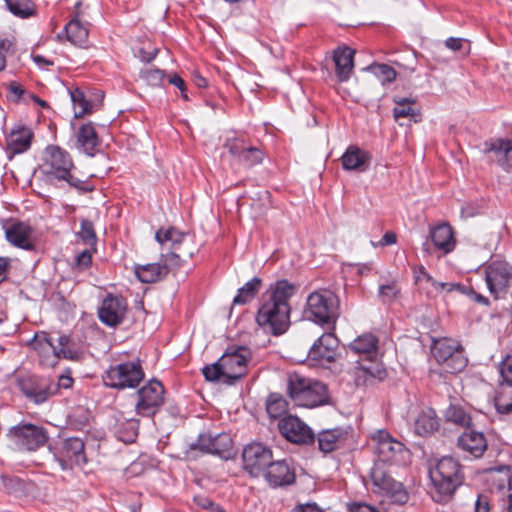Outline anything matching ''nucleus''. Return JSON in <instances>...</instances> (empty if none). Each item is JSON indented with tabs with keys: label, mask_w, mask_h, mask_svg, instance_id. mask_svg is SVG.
<instances>
[{
	"label": "nucleus",
	"mask_w": 512,
	"mask_h": 512,
	"mask_svg": "<svg viewBox=\"0 0 512 512\" xmlns=\"http://www.w3.org/2000/svg\"><path fill=\"white\" fill-rule=\"evenodd\" d=\"M366 368H369L370 370V376H371V385H374L376 382L382 381L386 378L387 372L384 368H382L379 364L376 363H369V365L366 366Z\"/></svg>",
	"instance_id": "bf43d9fd"
},
{
	"label": "nucleus",
	"mask_w": 512,
	"mask_h": 512,
	"mask_svg": "<svg viewBox=\"0 0 512 512\" xmlns=\"http://www.w3.org/2000/svg\"><path fill=\"white\" fill-rule=\"evenodd\" d=\"M429 237L435 248L444 254L450 253L455 249L456 239L451 225L441 223L430 228Z\"/></svg>",
	"instance_id": "c85d7f7f"
},
{
	"label": "nucleus",
	"mask_w": 512,
	"mask_h": 512,
	"mask_svg": "<svg viewBox=\"0 0 512 512\" xmlns=\"http://www.w3.org/2000/svg\"><path fill=\"white\" fill-rule=\"evenodd\" d=\"M435 488L433 498L436 502H446L464 482V475L429 474Z\"/></svg>",
	"instance_id": "412c9836"
},
{
	"label": "nucleus",
	"mask_w": 512,
	"mask_h": 512,
	"mask_svg": "<svg viewBox=\"0 0 512 512\" xmlns=\"http://www.w3.org/2000/svg\"><path fill=\"white\" fill-rule=\"evenodd\" d=\"M160 262L162 267H165L167 270V274L170 272L177 271L182 266V259L179 254L176 253V250H172L167 253H161Z\"/></svg>",
	"instance_id": "3c124183"
},
{
	"label": "nucleus",
	"mask_w": 512,
	"mask_h": 512,
	"mask_svg": "<svg viewBox=\"0 0 512 512\" xmlns=\"http://www.w3.org/2000/svg\"><path fill=\"white\" fill-rule=\"evenodd\" d=\"M134 272L139 281L143 283H155L167 276V270L161 262L146 265H135Z\"/></svg>",
	"instance_id": "473e14b6"
},
{
	"label": "nucleus",
	"mask_w": 512,
	"mask_h": 512,
	"mask_svg": "<svg viewBox=\"0 0 512 512\" xmlns=\"http://www.w3.org/2000/svg\"><path fill=\"white\" fill-rule=\"evenodd\" d=\"M431 352L436 361L443 366L445 372L458 373L467 366L468 361L463 354V348L451 339L434 340Z\"/></svg>",
	"instance_id": "20e7f679"
},
{
	"label": "nucleus",
	"mask_w": 512,
	"mask_h": 512,
	"mask_svg": "<svg viewBox=\"0 0 512 512\" xmlns=\"http://www.w3.org/2000/svg\"><path fill=\"white\" fill-rule=\"evenodd\" d=\"M81 354V349L75 341L69 335L62 334L57 339L54 354H51L45 362L49 367H55L60 359L76 361Z\"/></svg>",
	"instance_id": "5701e85b"
},
{
	"label": "nucleus",
	"mask_w": 512,
	"mask_h": 512,
	"mask_svg": "<svg viewBox=\"0 0 512 512\" xmlns=\"http://www.w3.org/2000/svg\"><path fill=\"white\" fill-rule=\"evenodd\" d=\"M224 148L239 164L247 168L260 164L264 159V153L258 147L247 144L241 138H227Z\"/></svg>",
	"instance_id": "2eb2a0df"
},
{
	"label": "nucleus",
	"mask_w": 512,
	"mask_h": 512,
	"mask_svg": "<svg viewBox=\"0 0 512 512\" xmlns=\"http://www.w3.org/2000/svg\"><path fill=\"white\" fill-rule=\"evenodd\" d=\"M329 403L327 386L319 381H311L302 396L295 401V405L313 408Z\"/></svg>",
	"instance_id": "393cba45"
},
{
	"label": "nucleus",
	"mask_w": 512,
	"mask_h": 512,
	"mask_svg": "<svg viewBox=\"0 0 512 512\" xmlns=\"http://www.w3.org/2000/svg\"><path fill=\"white\" fill-rule=\"evenodd\" d=\"M65 32L67 39L78 46H82L87 42L89 30L86 25H84L79 16L76 15L65 25Z\"/></svg>",
	"instance_id": "c9c22d12"
},
{
	"label": "nucleus",
	"mask_w": 512,
	"mask_h": 512,
	"mask_svg": "<svg viewBox=\"0 0 512 512\" xmlns=\"http://www.w3.org/2000/svg\"><path fill=\"white\" fill-rule=\"evenodd\" d=\"M458 447L464 452L469 453L474 458H479L487 449V441L482 432L471 429L470 427L458 437Z\"/></svg>",
	"instance_id": "bb28decb"
},
{
	"label": "nucleus",
	"mask_w": 512,
	"mask_h": 512,
	"mask_svg": "<svg viewBox=\"0 0 512 512\" xmlns=\"http://www.w3.org/2000/svg\"><path fill=\"white\" fill-rule=\"evenodd\" d=\"M445 474L453 476L464 475L460 463L451 456L442 457L435 465L434 468L430 469L429 474Z\"/></svg>",
	"instance_id": "a19ab883"
},
{
	"label": "nucleus",
	"mask_w": 512,
	"mask_h": 512,
	"mask_svg": "<svg viewBox=\"0 0 512 512\" xmlns=\"http://www.w3.org/2000/svg\"><path fill=\"white\" fill-rule=\"evenodd\" d=\"M76 146L89 157H94L100 151V140L92 123L79 127L76 133Z\"/></svg>",
	"instance_id": "cd10ccee"
},
{
	"label": "nucleus",
	"mask_w": 512,
	"mask_h": 512,
	"mask_svg": "<svg viewBox=\"0 0 512 512\" xmlns=\"http://www.w3.org/2000/svg\"><path fill=\"white\" fill-rule=\"evenodd\" d=\"M126 312V299L122 296L108 294L102 301L98 315L103 324L109 327H116L123 322Z\"/></svg>",
	"instance_id": "aec40b11"
},
{
	"label": "nucleus",
	"mask_w": 512,
	"mask_h": 512,
	"mask_svg": "<svg viewBox=\"0 0 512 512\" xmlns=\"http://www.w3.org/2000/svg\"><path fill=\"white\" fill-rule=\"evenodd\" d=\"M221 364V360L219 359L212 365H207L202 369L203 375L207 381L215 382L221 378L225 380L224 370L222 369Z\"/></svg>",
	"instance_id": "5fc2aeb1"
},
{
	"label": "nucleus",
	"mask_w": 512,
	"mask_h": 512,
	"mask_svg": "<svg viewBox=\"0 0 512 512\" xmlns=\"http://www.w3.org/2000/svg\"><path fill=\"white\" fill-rule=\"evenodd\" d=\"M169 83L174 85V86H176L181 91L182 97L185 100H188V96L186 94V84H185V81L178 74H173L169 78Z\"/></svg>",
	"instance_id": "338daca9"
},
{
	"label": "nucleus",
	"mask_w": 512,
	"mask_h": 512,
	"mask_svg": "<svg viewBox=\"0 0 512 512\" xmlns=\"http://www.w3.org/2000/svg\"><path fill=\"white\" fill-rule=\"evenodd\" d=\"M512 277V267L503 261H494L488 265L485 281L490 293L497 299L501 292H506Z\"/></svg>",
	"instance_id": "a211bd4d"
},
{
	"label": "nucleus",
	"mask_w": 512,
	"mask_h": 512,
	"mask_svg": "<svg viewBox=\"0 0 512 512\" xmlns=\"http://www.w3.org/2000/svg\"><path fill=\"white\" fill-rule=\"evenodd\" d=\"M372 441L374 442V453L378 461L383 464L399 461L402 454L405 452L404 445L393 439L391 435L384 430L377 431L373 435Z\"/></svg>",
	"instance_id": "4468645a"
},
{
	"label": "nucleus",
	"mask_w": 512,
	"mask_h": 512,
	"mask_svg": "<svg viewBox=\"0 0 512 512\" xmlns=\"http://www.w3.org/2000/svg\"><path fill=\"white\" fill-rule=\"evenodd\" d=\"M339 314V298L333 291L318 289L308 295L304 309L307 319L334 328Z\"/></svg>",
	"instance_id": "7ed1b4c3"
},
{
	"label": "nucleus",
	"mask_w": 512,
	"mask_h": 512,
	"mask_svg": "<svg viewBox=\"0 0 512 512\" xmlns=\"http://www.w3.org/2000/svg\"><path fill=\"white\" fill-rule=\"evenodd\" d=\"M46 182L50 184L67 183L69 187L81 193L91 192L94 187L72 174L75 169L71 155L57 145H48L44 152L42 163L39 166Z\"/></svg>",
	"instance_id": "f03ea898"
},
{
	"label": "nucleus",
	"mask_w": 512,
	"mask_h": 512,
	"mask_svg": "<svg viewBox=\"0 0 512 512\" xmlns=\"http://www.w3.org/2000/svg\"><path fill=\"white\" fill-rule=\"evenodd\" d=\"M8 10L19 18H28L35 14L32 0H4Z\"/></svg>",
	"instance_id": "37998d69"
},
{
	"label": "nucleus",
	"mask_w": 512,
	"mask_h": 512,
	"mask_svg": "<svg viewBox=\"0 0 512 512\" xmlns=\"http://www.w3.org/2000/svg\"><path fill=\"white\" fill-rule=\"evenodd\" d=\"M18 387L29 401L37 405L46 402L57 390L50 379L36 375L20 378Z\"/></svg>",
	"instance_id": "f8f14e48"
},
{
	"label": "nucleus",
	"mask_w": 512,
	"mask_h": 512,
	"mask_svg": "<svg viewBox=\"0 0 512 512\" xmlns=\"http://www.w3.org/2000/svg\"><path fill=\"white\" fill-rule=\"evenodd\" d=\"M92 256L88 250H84L76 256L75 268L79 271H83L91 265Z\"/></svg>",
	"instance_id": "680f3d73"
},
{
	"label": "nucleus",
	"mask_w": 512,
	"mask_h": 512,
	"mask_svg": "<svg viewBox=\"0 0 512 512\" xmlns=\"http://www.w3.org/2000/svg\"><path fill=\"white\" fill-rule=\"evenodd\" d=\"M262 477L272 488L285 487L296 480L295 468L287 459L271 460Z\"/></svg>",
	"instance_id": "6ab92c4d"
},
{
	"label": "nucleus",
	"mask_w": 512,
	"mask_h": 512,
	"mask_svg": "<svg viewBox=\"0 0 512 512\" xmlns=\"http://www.w3.org/2000/svg\"><path fill=\"white\" fill-rule=\"evenodd\" d=\"M52 343H54V341L49 336V334L47 332L39 331V332L35 333L33 339L29 343V345L33 349H37V348H41V347L43 348V346H45L46 348H49V346H51Z\"/></svg>",
	"instance_id": "4d7b16f0"
},
{
	"label": "nucleus",
	"mask_w": 512,
	"mask_h": 512,
	"mask_svg": "<svg viewBox=\"0 0 512 512\" xmlns=\"http://www.w3.org/2000/svg\"><path fill=\"white\" fill-rule=\"evenodd\" d=\"M77 236L84 244L94 247L97 243V235L93 222L88 219H82L80 231L77 233Z\"/></svg>",
	"instance_id": "de8ad7c7"
},
{
	"label": "nucleus",
	"mask_w": 512,
	"mask_h": 512,
	"mask_svg": "<svg viewBox=\"0 0 512 512\" xmlns=\"http://www.w3.org/2000/svg\"><path fill=\"white\" fill-rule=\"evenodd\" d=\"M250 359L251 351L247 347H229L220 358L225 376L223 382L231 385L243 377Z\"/></svg>",
	"instance_id": "9d476101"
},
{
	"label": "nucleus",
	"mask_w": 512,
	"mask_h": 512,
	"mask_svg": "<svg viewBox=\"0 0 512 512\" xmlns=\"http://www.w3.org/2000/svg\"><path fill=\"white\" fill-rule=\"evenodd\" d=\"M490 510V502L489 497L484 494H478L477 499L474 504L475 512H489Z\"/></svg>",
	"instance_id": "69168bd1"
},
{
	"label": "nucleus",
	"mask_w": 512,
	"mask_h": 512,
	"mask_svg": "<svg viewBox=\"0 0 512 512\" xmlns=\"http://www.w3.org/2000/svg\"><path fill=\"white\" fill-rule=\"evenodd\" d=\"M370 155L357 146H349L341 157L342 166L348 171H366L370 164Z\"/></svg>",
	"instance_id": "c756f323"
},
{
	"label": "nucleus",
	"mask_w": 512,
	"mask_h": 512,
	"mask_svg": "<svg viewBox=\"0 0 512 512\" xmlns=\"http://www.w3.org/2000/svg\"><path fill=\"white\" fill-rule=\"evenodd\" d=\"M278 426L281 434L292 443H314L315 436L311 428L296 416H285L279 421Z\"/></svg>",
	"instance_id": "f3484780"
},
{
	"label": "nucleus",
	"mask_w": 512,
	"mask_h": 512,
	"mask_svg": "<svg viewBox=\"0 0 512 512\" xmlns=\"http://www.w3.org/2000/svg\"><path fill=\"white\" fill-rule=\"evenodd\" d=\"M371 480L376 489L374 492L383 493L391 502L403 505L407 503L409 495L402 483L394 480L384 467L378 463L371 470Z\"/></svg>",
	"instance_id": "1a4fd4ad"
},
{
	"label": "nucleus",
	"mask_w": 512,
	"mask_h": 512,
	"mask_svg": "<svg viewBox=\"0 0 512 512\" xmlns=\"http://www.w3.org/2000/svg\"><path fill=\"white\" fill-rule=\"evenodd\" d=\"M338 339L333 333L322 334L311 346L308 361L314 366H324L334 362L337 356Z\"/></svg>",
	"instance_id": "ddd939ff"
},
{
	"label": "nucleus",
	"mask_w": 512,
	"mask_h": 512,
	"mask_svg": "<svg viewBox=\"0 0 512 512\" xmlns=\"http://www.w3.org/2000/svg\"><path fill=\"white\" fill-rule=\"evenodd\" d=\"M298 286L286 279L270 284L262 296V304L256 315V322L274 336L285 333L290 327V299Z\"/></svg>",
	"instance_id": "f257e3e1"
},
{
	"label": "nucleus",
	"mask_w": 512,
	"mask_h": 512,
	"mask_svg": "<svg viewBox=\"0 0 512 512\" xmlns=\"http://www.w3.org/2000/svg\"><path fill=\"white\" fill-rule=\"evenodd\" d=\"M266 410L271 418H279L287 411V402L282 396L271 394L267 400Z\"/></svg>",
	"instance_id": "49530a36"
},
{
	"label": "nucleus",
	"mask_w": 512,
	"mask_h": 512,
	"mask_svg": "<svg viewBox=\"0 0 512 512\" xmlns=\"http://www.w3.org/2000/svg\"><path fill=\"white\" fill-rule=\"evenodd\" d=\"M366 368H369L370 370V376H371V385H374L376 382L382 381L386 378L387 372L384 368H382L379 364L376 363H369V365L366 366Z\"/></svg>",
	"instance_id": "052dcab7"
},
{
	"label": "nucleus",
	"mask_w": 512,
	"mask_h": 512,
	"mask_svg": "<svg viewBox=\"0 0 512 512\" xmlns=\"http://www.w3.org/2000/svg\"><path fill=\"white\" fill-rule=\"evenodd\" d=\"M272 458L271 449L259 442L247 444L242 451L243 467L253 477L262 476Z\"/></svg>",
	"instance_id": "9b49d317"
},
{
	"label": "nucleus",
	"mask_w": 512,
	"mask_h": 512,
	"mask_svg": "<svg viewBox=\"0 0 512 512\" xmlns=\"http://www.w3.org/2000/svg\"><path fill=\"white\" fill-rule=\"evenodd\" d=\"M8 438L19 450L34 451L46 444L47 431L40 426L23 423L10 428Z\"/></svg>",
	"instance_id": "0eeeda50"
},
{
	"label": "nucleus",
	"mask_w": 512,
	"mask_h": 512,
	"mask_svg": "<svg viewBox=\"0 0 512 512\" xmlns=\"http://www.w3.org/2000/svg\"><path fill=\"white\" fill-rule=\"evenodd\" d=\"M32 228L23 222H12L5 227L7 241L15 247L24 250H33Z\"/></svg>",
	"instance_id": "b1692460"
},
{
	"label": "nucleus",
	"mask_w": 512,
	"mask_h": 512,
	"mask_svg": "<svg viewBox=\"0 0 512 512\" xmlns=\"http://www.w3.org/2000/svg\"><path fill=\"white\" fill-rule=\"evenodd\" d=\"M349 512H378L375 507L365 503H353L349 505Z\"/></svg>",
	"instance_id": "774afa93"
},
{
	"label": "nucleus",
	"mask_w": 512,
	"mask_h": 512,
	"mask_svg": "<svg viewBox=\"0 0 512 512\" xmlns=\"http://www.w3.org/2000/svg\"><path fill=\"white\" fill-rule=\"evenodd\" d=\"M431 285L437 290H447L453 291L457 290L460 293H466V287L461 284L456 283H447V282H438L435 279L431 282Z\"/></svg>",
	"instance_id": "e2e57ef3"
},
{
	"label": "nucleus",
	"mask_w": 512,
	"mask_h": 512,
	"mask_svg": "<svg viewBox=\"0 0 512 512\" xmlns=\"http://www.w3.org/2000/svg\"><path fill=\"white\" fill-rule=\"evenodd\" d=\"M502 384H512V356H507L500 364Z\"/></svg>",
	"instance_id": "13d9d810"
},
{
	"label": "nucleus",
	"mask_w": 512,
	"mask_h": 512,
	"mask_svg": "<svg viewBox=\"0 0 512 512\" xmlns=\"http://www.w3.org/2000/svg\"><path fill=\"white\" fill-rule=\"evenodd\" d=\"M483 152L492 154V159H494L504 171H512V141L508 139L486 141L484 143Z\"/></svg>",
	"instance_id": "4be33fe9"
},
{
	"label": "nucleus",
	"mask_w": 512,
	"mask_h": 512,
	"mask_svg": "<svg viewBox=\"0 0 512 512\" xmlns=\"http://www.w3.org/2000/svg\"><path fill=\"white\" fill-rule=\"evenodd\" d=\"M144 378L139 362H125L111 366L103 375L104 384L114 389L135 388Z\"/></svg>",
	"instance_id": "423d86ee"
},
{
	"label": "nucleus",
	"mask_w": 512,
	"mask_h": 512,
	"mask_svg": "<svg viewBox=\"0 0 512 512\" xmlns=\"http://www.w3.org/2000/svg\"><path fill=\"white\" fill-rule=\"evenodd\" d=\"M446 417L455 424L466 428L471 427V417L460 407L451 406L447 410Z\"/></svg>",
	"instance_id": "603ef678"
},
{
	"label": "nucleus",
	"mask_w": 512,
	"mask_h": 512,
	"mask_svg": "<svg viewBox=\"0 0 512 512\" xmlns=\"http://www.w3.org/2000/svg\"><path fill=\"white\" fill-rule=\"evenodd\" d=\"M439 427L435 410L432 408L423 409L415 420L414 429L420 436H428Z\"/></svg>",
	"instance_id": "72a5a7b5"
},
{
	"label": "nucleus",
	"mask_w": 512,
	"mask_h": 512,
	"mask_svg": "<svg viewBox=\"0 0 512 512\" xmlns=\"http://www.w3.org/2000/svg\"><path fill=\"white\" fill-rule=\"evenodd\" d=\"M62 470H72L87 462L85 444L81 438L68 437L57 441L51 448Z\"/></svg>",
	"instance_id": "39448f33"
},
{
	"label": "nucleus",
	"mask_w": 512,
	"mask_h": 512,
	"mask_svg": "<svg viewBox=\"0 0 512 512\" xmlns=\"http://www.w3.org/2000/svg\"><path fill=\"white\" fill-rule=\"evenodd\" d=\"M495 408L500 414L512 411V384H500L494 399Z\"/></svg>",
	"instance_id": "4c0bfd02"
},
{
	"label": "nucleus",
	"mask_w": 512,
	"mask_h": 512,
	"mask_svg": "<svg viewBox=\"0 0 512 512\" xmlns=\"http://www.w3.org/2000/svg\"><path fill=\"white\" fill-rule=\"evenodd\" d=\"M164 71L147 68L140 72V78L149 86L159 87L164 79Z\"/></svg>",
	"instance_id": "864d4df0"
},
{
	"label": "nucleus",
	"mask_w": 512,
	"mask_h": 512,
	"mask_svg": "<svg viewBox=\"0 0 512 512\" xmlns=\"http://www.w3.org/2000/svg\"><path fill=\"white\" fill-rule=\"evenodd\" d=\"M311 381L312 380L304 378L297 373H293L288 376V394L294 403L299 398L300 394H303Z\"/></svg>",
	"instance_id": "c03bdc74"
},
{
	"label": "nucleus",
	"mask_w": 512,
	"mask_h": 512,
	"mask_svg": "<svg viewBox=\"0 0 512 512\" xmlns=\"http://www.w3.org/2000/svg\"><path fill=\"white\" fill-rule=\"evenodd\" d=\"M185 234L174 227L160 228L155 233V240L160 244L162 250H177L181 245Z\"/></svg>",
	"instance_id": "f704fd0d"
},
{
	"label": "nucleus",
	"mask_w": 512,
	"mask_h": 512,
	"mask_svg": "<svg viewBox=\"0 0 512 512\" xmlns=\"http://www.w3.org/2000/svg\"><path fill=\"white\" fill-rule=\"evenodd\" d=\"M139 421L128 419L116 425L115 434L117 438L124 443H132L138 435Z\"/></svg>",
	"instance_id": "58836bf2"
},
{
	"label": "nucleus",
	"mask_w": 512,
	"mask_h": 512,
	"mask_svg": "<svg viewBox=\"0 0 512 512\" xmlns=\"http://www.w3.org/2000/svg\"><path fill=\"white\" fill-rule=\"evenodd\" d=\"M369 368L366 366H358L354 369V381L356 386H370L371 376Z\"/></svg>",
	"instance_id": "6e6d98bb"
},
{
	"label": "nucleus",
	"mask_w": 512,
	"mask_h": 512,
	"mask_svg": "<svg viewBox=\"0 0 512 512\" xmlns=\"http://www.w3.org/2000/svg\"><path fill=\"white\" fill-rule=\"evenodd\" d=\"M164 393L165 389L160 381L150 380L137 391L136 413L142 417L154 416L164 404Z\"/></svg>",
	"instance_id": "6e6552de"
},
{
	"label": "nucleus",
	"mask_w": 512,
	"mask_h": 512,
	"mask_svg": "<svg viewBox=\"0 0 512 512\" xmlns=\"http://www.w3.org/2000/svg\"><path fill=\"white\" fill-rule=\"evenodd\" d=\"M347 432L342 428L323 430L318 433V449L323 453H330L344 445Z\"/></svg>",
	"instance_id": "7c9ffc66"
},
{
	"label": "nucleus",
	"mask_w": 512,
	"mask_h": 512,
	"mask_svg": "<svg viewBox=\"0 0 512 512\" xmlns=\"http://www.w3.org/2000/svg\"><path fill=\"white\" fill-rule=\"evenodd\" d=\"M396 106L393 109V117L395 120L404 117L419 116V110L414 108L415 100L407 97L395 96L393 98Z\"/></svg>",
	"instance_id": "ea45409f"
},
{
	"label": "nucleus",
	"mask_w": 512,
	"mask_h": 512,
	"mask_svg": "<svg viewBox=\"0 0 512 512\" xmlns=\"http://www.w3.org/2000/svg\"><path fill=\"white\" fill-rule=\"evenodd\" d=\"M32 138L33 132L26 126L20 125L12 129L6 137V150L9 153V158L26 152L31 146Z\"/></svg>",
	"instance_id": "a878e982"
},
{
	"label": "nucleus",
	"mask_w": 512,
	"mask_h": 512,
	"mask_svg": "<svg viewBox=\"0 0 512 512\" xmlns=\"http://www.w3.org/2000/svg\"><path fill=\"white\" fill-rule=\"evenodd\" d=\"M70 97L74 105V116L76 118H81L92 112V105L86 99L85 94L81 89L75 88L71 90Z\"/></svg>",
	"instance_id": "79ce46f5"
},
{
	"label": "nucleus",
	"mask_w": 512,
	"mask_h": 512,
	"mask_svg": "<svg viewBox=\"0 0 512 512\" xmlns=\"http://www.w3.org/2000/svg\"><path fill=\"white\" fill-rule=\"evenodd\" d=\"M382 84L391 83L396 78V71L387 64H376L369 68Z\"/></svg>",
	"instance_id": "8fccbe9b"
},
{
	"label": "nucleus",
	"mask_w": 512,
	"mask_h": 512,
	"mask_svg": "<svg viewBox=\"0 0 512 512\" xmlns=\"http://www.w3.org/2000/svg\"><path fill=\"white\" fill-rule=\"evenodd\" d=\"M262 286V280L259 277H253L238 289L237 295L233 299L234 305H245L250 303Z\"/></svg>",
	"instance_id": "e433bc0d"
},
{
	"label": "nucleus",
	"mask_w": 512,
	"mask_h": 512,
	"mask_svg": "<svg viewBox=\"0 0 512 512\" xmlns=\"http://www.w3.org/2000/svg\"><path fill=\"white\" fill-rule=\"evenodd\" d=\"M400 291L401 289L397 282L390 281L379 286L378 297L383 304H390L399 296Z\"/></svg>",
	"instance_id": "09e8293b"
},
{
	"label": "nucleus",
	"mask_w": 512,
	"mask_h": 512,
	"mask_svg": "<svg viewBox=\"0 0 512 512\" xmlns=\"http://www.w3.org/2000/svg\"><path fill=\"white\" fill-rule=\"evenodd\" d=\"M233 446V441L228 433L212 434L210 432L199 434L196 443L191 445L192 449L218 455L221 458H228Z\"/></svg>",
	"instance_id": "dca6fc26"
},
{
	"label": "nucleus",
	"mask_w": 512,
	"mask_h": 512,
	"mask_svg": "<svg viewBox=\"0 0 512 512\" xmlns=\"http://www.w3.org/2000/svg\"><path fill=\"white\" fill-rule=\"evenodd\" d=\"M377 339L372 334L359 336L350 344V349L358 354H370L377 349Z\"/></svg>",
	"instance_id": "a18cd8bd"
},
{
	"label": "nucleus",
	"mask_w": 512,
	"mask_h": 512,
	"mask_svg": "<svg viewBox=\"0 0 512 512\" xmlns=\"http://www.w3.org/2000/svg\"><path fill=\"white\" fill-rule=\"evenodd\" d=\"M355 51L347 46L337 48L333 53V60L336 67V75L340 81H347L354 67Z\"/></svg>",
	"instance_id": "2f4dec72"
},
{
	"label": "nucleus",
	"mask_w": 512,
	"mask_h": 512,
	"mask_svg": "<svg viewBox=\"0 0 512 512\" xmlns=\"http://www.w3.org/2000/svg\"><path fill=\"white\" fill-rule=\"evenodd\" d=\"M12 47V41L7 38H0V71L6 67V54Z\"/></svg>",
	"instance_id": "0e129e2a"
}]
</instances>
